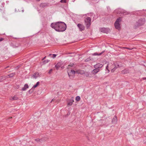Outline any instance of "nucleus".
<instances>
[{"instance_id": "nucleus-22", "label": "nucleus", "mask_w": 146, "mask_h": 146, "mask_svg": "<svg viewBox=\"0 0 146 146\" xmlns=\"http://www.w3.org/2000/svg\"><path fill=\"white\" fill-rule=\"evenodd\" d=\"M128 72V71L126 70H124L121 71V73L123 74H126Z\"/></svg>"}, {"instance_id": "nucleus-10", "label": "nucleus", "mask_w": 146, "mask_h": 146, "mask_svg": "<svg viewBox=\"0 0 146 146\" xmlns=\"http://www.w3.org/2000/svg\"><path fill=\"white\" fill-rule=\"evenodd\" d=\"M70 73L73 74H74L75 73H79V71H75L74 70H71L70 73H69L68 72V74L69 77H70Z\"/></svg>"}, {"instance_id": "nucleus-3", "label": "nucleus", "mask_w": 146, "mask_h": 146, "mask_svg": "<svg viewBox=\"0 0 146 146\" xmlns=\"http://www.w3.org/2000/svg\"><path fill=\"white\" fill-rule=\"evenodd\" d=\"M121 18L119 17L117 19L114 25L115 28L117 29H120V25L119 23L121 21Z\"/></svg>"}, {"instance_id": "nucleus-19", "label": "nucleus", "mask_w": 146, "mask_h": 146, "mask_svg": "<svg viewBox=\"0 0 146 146\" xmlns=\"http://www.w3.org/2000/svg\"><path fill=\"white\" fill-rule=\"evenodd\" d=\"M15 75V73H11L9 74L8 75V76H9V77L11 78V77H13Z\"/></svg>"}, {"instance_id": "nucleus-33", "label": "nucleus", "mask_w": 146, "mask_h": 146, "mask_svg": "<svg viewBox=\"0 0 146 146\" xmlns=\"http://www.w3.org/2000/svg\"><path fill=\"white\" fill-rule=\"evenodd\" d=\"M144 143H146V136L145 137V139L143 141Z\"/></svg>"}, {"instance_id": "nucleus-38", "label": "nucleus", "mask_w": 146, "mask_h": 146, "mask_svg": "<svg viewBox=\"0 0 146 146\" xmlns=\"http://www.w3.org/2000/svg\"><path fill=\"white\" fill-rule=\"evenodd\" d=\"M53 101V99H52V101H51V102H52V101Z\"/></svg>"}, {"instance_id": "nucleus-21", "label": "nucleus", "mask_w": 146, "mask_h": 146, "mask_svg": "<svg viewBox=\"0 0 146 146\" xmlns=\"http://www.w3.org/2000/svg\"><path fill=\"white\" fill-rule=\"evenodd\" d=\"M35 88L33 87L32 88L29 90V92L30 93H32L34 90Z\"/></svg>"}, {"instance_id": "nucleus-9", "label": "nucleus", "mask_w": 146, "mask_h": 146, "mask_svg": "<svg viewBox=\"0 0 146 146\" xmlns=\"http://www.w3.org/2000/svg\"><path fill=\"white\" fill-rule=\"evenodd\" d=\"M99 71L100 70L99 69L95 68V69L92 70V73L94 74H95Z\"/></svg>"}, {"instance_id": "nucleus-20", "label": "nucleus", "mask_w": 146, "mask_h": 146, "mask_svg": "<svg viewBox=\"0 0 146 146\" xmlns=\"http://www.w3.org/2000/svg\"><path fill=\"white\" fill-rule=\"evenodd\" d=\"M121 13L123 14L124 15H128L129 13L125 11L122 10L121 11Z\"/></svg>"}, {"instance_id": "nucleus-1", "label": "nucleus", "mask_w": 146, "mask_h": 146, "mask_svg": "<svg viewBox=\"0 0 146 146\" xmlns=\"http://www.w3.org/2000/svg\"><path fill=\"white\" fill-rule=\"evenodd\" d=\"M51 27L58 32H63L66 29V25L63 22H58L52 23Z\"/></svg>"}, {"instance_id": "nucleus-8", "label": "nucleus", "mask_w": 146, "mask_h": 146, "mask_svg": "<svg viewBox=\"0 0 146 146\" xmlns=\"http://www.w3.org/2000/svg\"><path fill=\"white\" fill-rule=\"evenodd\" d=\"M40 74L38 72H36L34 73L32 76V77L35 79L37 78L38 76H40Z\"/></svg>"}, {"instance_id": "nucleus-7", "label": "nucleus", "mask_w": 146, "mask_h": 146, "mask_svg": "<svg viewBox=\"0 0 146 146\" xmlns=\"http://www.w3.org/2000/svg\"><path fill=\"white\" fill-rule=\"evenodd\" d=\"M103 65L102 64L100 63H98L94 66V67L95 68L97 69H99L101 68L102 67Z\"/></svg>"}, {"instance_id": "nucleus-14", "label": "nucleus", "mask_w": 146, "mask_h": 146, "mask_svg": "<svg viewBox=\"0 0 146 146\" xmlns=\"http://www.w3.org/2000/svg\"><path fill=\"white\" fill-rule=\"evenodd\" d=\"M105 52L104 50L102 51L101 52L98 54L97 52H95L93 54H92L94 56H97V55H102L103 53Z\"/></svg>"}, {"instance_id": "nucleus-29", "label": "nucleus", "mask_w": 146, "mask_h": 146, "mask_svg": "<svg viewBox=\"0 0 146 146\" xmlns=\"http://www.w3.org/2000/svg\"><path fill=\"white\" fill-rule=\"evenodd\" d=\"M50 61V60H46L44 61V63H46Z\"/></svg>"}, {"instance_id": "nucleus-27", "label": "nucleus", "mask_w": 146, "mask_h": 146, "mask_svg": "<svg viewBox=\"0 0 146 146\" xmlns=\"http://www.w3.org/2000/svg\"><path fill=\"white\" fill-rule=\"evenodd\" d=\"M80 99V97L79 96H77L76 97V100L77 101H79Z\"/></svg>"}, {"instance_id": "nucleus-36", "label": "nucleus", "mask_w": 146, "mask_h": 146, "mask_svg": "<svg viewBox=\"0 0 146 146\" xmlns=\"http://www.w3.org/2000/svg\"><path fill=\"white\" fill-rule=\"evenodd\" d=\"M143 79L144 80H145V79H146V78H143Z\"/></svg>"}, {"instance_id": "nucleus-2", "label": "nucleus", "mask_w": 146, "mask_h": 146, "mask_svg": "<svg viewBox=\"0 0 146 146\" xmlns=\"http://www.w3.org/2000/svg\"><path fill=\"white\" fill-rule=\"evenodd\" d=\"M145 22L144 18H141L138 20L134 24L133 28L136 29L138 27L143 25Z\"/></svg>"}, {"instance_id": "nucleus-6", "label": "nucleus", "mask_w": 146, "mask_h": 146, "mask_svg": "<svg viewBox=\"0 0 146 146\" xmlns=\"http://www.w3.org/2000/svg\"><path fill=\"white\" fill-rule=\"evenodd\" d=\"M77 26L79 28L80 30L81 31H83L84 29V27L82 25L80 24H78Z\"/></svg>"}, {"instance_id": "nucleus-28", "label": "nucleus", "mask_w": 146, "mask_h": 146, "mask_svg": "<svg viewBox=\"0 0 146 146\" xmlns=\"http://www.w3.org/2000/svg\"><path fill=\"white\" fill-rule=\"evenodd\" d=\"M67 0H61L60 2L61 3H66Z\"/></svg>"}, {"instance_id": "nucleus-11", "label": "nucleus", "mask_w": 146, "mask_h": 146, "mask_svg": "<svg viewBox=\"0 0 146 146\" xmlns=\"http://www.w3.org/2000/svg\"><path fill=\"white\" fill-rule=\"evenodd\" d=\"M117 117L116 116H115L112 120V122L113 123L115 124L117 123Z\"/></svg>"}, {"instance_id": "nucleus-31", "label": "nucleus", "mask_w": 146, "mask_h": 146, "mask_svg": "<svg viewBox=\"0 0 146 146\" xmlns=\"http://www.w3.org/2000/svg\"><path fill=\"white\" fill-rule=\"evenodd\" d=\"M108 64L107 66L106 67V69L108 70V72H110V70L108 69Z\"/></svg>"}, {"instance_id": "nucleus-23", "label": "nucleus", "mask_w": 146, "mask_h": 146, "mask_svg": "<svg viewBox=\"0 0 146 146\" xmlns=\"http://www.w3.org/2000/svg\"><path fill=\"white\" fill-rule=\"evenodd\" d=\"M74 65L73 63H70L69 65L68 66L67 68L68 69L70 68V67H73Z\"/></svg>"}, {"instance_id": "nucleus-25", "label": "nucleus", "mask_w": 146, "mask_h": 146, "mask_svg": "<svg viewBox=\"0 0 146 146\" xmlns=\"http://www.w3.org/2000/svg\"><path fill=\"white\" fill-rule=\"evenodd\" d=\"M35 141L37 142H41L42 141V139H35Z\"/></svg>"}, {"instance_id": "nucleus-35", "label": "nucleus", "mask_w": 146, "mask_h": 146, "mask_svg": "<svg viewBox=\"0 0 146 146\" xmlns=\"http://www.w3.org/2000/svg\"><path fill=\"white\" fill-rule=\"evenodd\" d=\"M22 11L23 12L24 11V9H23V8H22Z\"/></svg>"}, {"instance_id": "nucleus-18", "label": "nucleus", "mask_w": 146, "mask_h": 146, "mask_svg": "<svg viewBox=\"0 0 146 146\" xmlns=\"http://www.w3.org/2000/svg\"><path fill=\"white\" fill-rule=\"evenodd\" d=\"M56 69L58 70L60 67V63H58L55 66Z\"/></svg>"}, {"instance_id": "nucleus-17", "label": "nucleus", "mask_w": 146, "mask_h": 146, "mask_svg": "<svg viewBox=\"0 0 146 146\" xmlns=\"http://www.w3.org/2000/svg\"><path fill=\"white\" fill-rule=\"evenodd\" d=\"M73 100H71L70 102L68 103V105L70 106L72 105L73 104Z\"/></svg>"}, {"instance_id": "nucleus-5", "label": "nucleus", "mask_w": 146, "mask_h": 146, "mask_svg": "<svg viewBox=\"0 0 146 146\" xmlns=\"http://www.w3.org/2000/svg\"><path fill=\"white\" fill-rule=\"evenodd\" d=\"M100 32L104 33H108L110 31V29L108 28H102L100 29Z\"/></svg>"}, {"instance_id": "nucleus-4", "label": "nucleus", "mask_w": 146, "mask_h": 146, "mask_svg": "<svg viewBox=\"0 0 146 146\" xmlns=\"http://www.w3.org/2000/svg\"><path fill=\"white\" fill-rule=\"evenodd\" d=\"M85 24L87 28H88L91 25V19L90 17H87L85 20Z\"/></svg>"}, {"instance_id": "nucleus-39", "label": "nucleus", "mask_w": 146, "mask_h": 146, "mask_svg": "<svg viewBox=\"0 0 146 146\" xmlns=\"http://www.w3.org/2000/svg\"><path fill=\"white\" fill-rule=\"evenodd\" d=\"M127 48V49H129V48Z\"/></svg>"}, {"instance_id": "nucleus-15", "label": "nucleus", "mask_w": 146, "mask_h": 146, "mask_svg": "<svg viewBox=\"0 0 146 146\" xmlns=\"http://www.w3.org/2000/svg\"><path fill=\"white\" fill-rule=\"evenodd\" d=\"M40 7L42 8H44L47 6V4L45 3H42L40 4Z\"/></svg>"}, {"instance_id": "nucleus-13", "label": "nucleus", "mask_w": 146, "mask_h": 146, "mask_svg": "<svg viewBox=\"0 0 146 146\" xmlns=\"http://www.w3.org/2000/svg\"><path fill=\"white\" fill-rule=\"evenodd\" d=\"M117 67L115 66L111 70V72H113L117 67H120L122 66L121 65H119V64H117Z\"/></svg>"}, {"instance_id": "nucleus-30", "label": "nucleus", "mask_w": 146, "mask_h": 146, "mask_svg": "<svg viewBox=\"0 0 146 146\" xmlns=\"http://www.w3.org/2000/svg\"><path fill=\"white\" fill-rule=\"evenodd\" d=\"M91 59L90 58H88L86 59L85 60V61L86 62H88L90 61Z\"/></svg>"}, {"instance_id": "nucleus-24", "label": "nucleus", "mask_w": 146, "mask_h": 146, "mask_svg": "<svg viewBox=\"0 0 146 146\" xmlns=\"http://www.w3.org/2000/svg\"><path fill=\"white\" fill-rule=\"evenodd\" d=\"M39 84H40V82H37L36 84L35 85H34L33 86V87L35 88L36 87L38 86V85Z\"/></svg>"}, {"instance_id": "nucleus-32", "label": "nucleus", "mask_w": 146, "mask_h": 146, "mask_svg": "<svg viewBox=\"0 0 146 146\" xmlns=\"http://www.w3.org/2000/svg\"><path fill=\"white\" fill-rule=\"evenodd\" d=\"M52 69H50L48 72V73L50 74L51 72H52Z\"/></svg>"}, {"instance_id": "nucleus-37", "label": "nucleus", "mask_w": 146, "mask_h": 146, "mask_svg": "<svg viewBox=\"0 0 146 146\" xmlns=\"http://www.w3.org/2000/svg\"><path fill=\"white\" fill-rule=\"evenodd\" d=\"M46 56L44 57V58L42 59V60H44V59L45 58H46Z\"/></svg>"}, {"instance_id": "nucleus-26", "label": "nucleus", "mask_w": 146, "mask_h": 146, "mask_svg": "<svg viewBox=\"0 0 146 146\" xmlns=\"http://www.w3.org/2000/svg\"><path fill=\"white\" fill-rule=\"evenodd\" d=\"M18 98L16 96H14L12 98V100H16L18 99Z\"/></svg>"}, {"instance_id": "nucleus-16", "label": "nucleus", "mask_w": 146, "mask_h": 146, "mask_svg": "<svg viewBox=\"0 0 146 146\" xmlns=\"http://www.w3.org/2000/svg\"><path fill=\"white\" fill-rule=\"evenodd\" d=\"M57 55L55 54H50L48 56V57H49L51 58H54Z\"/></svg>"}, {"instance_id": "nucleus-12", "label": "nucleus", "mask_w": 146, "mask_h": 146, "mask_svg": "<svg viewBox=\"0 0 146 146\" xmlns=\"http://www.w3.org/2000/svg\"><path fill=\"white\" fill-rule=\"evenodd\" d=\"M28 88L29 86L27 84H26L25 85L24 87L22 88V90L23 91H25L26 89Z\"/></svg>"}, {"instance_id": "nucleus-34", "label": "nucleus", "mask_w": 146, "mask_h": 146, "mask_svg": "<svg viewBox=\"0 0 146 146\" xmlns=\"http://www.w3.org/2000/svg\"><path fill=\"white\" fill-rule=\"evenodd\" d=\"M3 38H0V42L2 41L3 40Z\"/></svg>"}]
</instances>
